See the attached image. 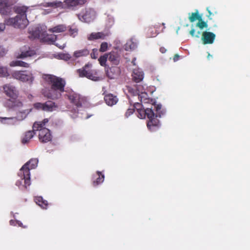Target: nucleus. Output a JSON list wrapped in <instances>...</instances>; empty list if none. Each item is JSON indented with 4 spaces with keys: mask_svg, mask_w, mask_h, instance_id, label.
<instances>
[{
    "mask_svg": "<svg viewBox=\"0 0 250 250\" xmlns=\"http://www.w3.org/2000/svg\"><path fill=\"white\" fill-rule=\"evenodd\" d=\"M138 117L141 119H144L146 117L148 119L147 123L148 128L151 131L157 130L160 126L159 120L158 117L161 118L165 114V111L162 109V105H152L150 108L141 109L137 111Z\"/></svg>",
    "mask_w": 250,
    "mask_h": 250,
    "instance_id": "f257e3e1",
    "label": "nucleus"
},
{
    "mask_svg": "<svg viewBox=\"0 0 250 250\" xmlns=\"http://www.w3.org/2000/svg\"><path fill=\"white\" fill-rule=\"evenodd\" d=\"M44 79L50 86V89L44 93L45 97L53 100L60 99L64 92L65 79L51 74L44 75Z\"/></svg>",
    "mask_w": 250,
    "mask_h": 250,
    "instance_id": "f03ea898",
    "label": "nucleus"
},
{
    "mask_svg": "<svg viewBox=\"0 0 250 250\" xmlns=\"http://www.w3.org/2000/svg\"><path fill=\"white\" fill-rule=\"evenodd\" d=\"M38 163V160L37 159H31L25 164L20 169L21 172H22V176L24 180V185L26 188L30 185V170L35 168Z\"/></svg>",
    "mask_w": 250,
    "mask_h": 250,
    "instance_id": "7ed1b4c3",
    "label": "nucleus"
},
{
    "mask_svg": "<svg viewBox=\"0 0 250 250\" xmlns=\"http://www.w3.org/2000/svg\"><path fill=\"white\" fill-rule=\"evenodd\" d=\"M6 25L13 26L15 28H24L28 23V21L26 16L20 17L17 15L15 18H8L5 20Z\"/></svg>",
    "mask_w": 250,
    "mask_h": 250,
    "instance_id": "20e7f679",
    "label": "nucleus"
},
{
    "mask_svg": "<svg viewBox=\"0 0 250 250\" xmlns=\"http://www.w3.org/2000/svg\"><path fill=\"white\" fill-rule=\"evenodd\" d=\"M91 65L85 64L81 69L77 70V73L80 77H86L88 79L94 81H99L102 79L98 76V72L95 70H86L87 68Z\"/></svg>",
    "mask_w": 250,
    "mask_h": 250,
    "instance_id": "39448f33",
    "label": "nucleus"
},
{
    "mask_svg": "<svg viewBox=\"0 0 250 250\" xmlns=\"http://www.w3.org/2000/svg\"><path fill=\"white\" fill-rule=\"evenodd\" d=\"M33 106L37 110H42L48 112L55 111L59 107L58 104L52 101H47L43 103H36L34 104Z\"/></svg>",
    "mask_w": 250,
    "mask_h": 250,
    "instance_id": "423d86ee",
    "label": "nucleus"
},
{
    "mask_svg": "<svg viewBox=\"0 0 250 250\" xmlns=\"http://www.w3.org/2000/svg\"><path fill=\"white\" fill-rule=\"evenodd\" d=\"M71 103L77 107H81L86 102V99L78 93L71 91L66 94Z\"/></svg>",
    "mask_w": 250,
    "mask_h": 250,
    "instance_id": "0eeeda50",
    "label": "nucleus"
},
{
    "mask_svg": "<svg viewBox=\"0 0 250 250\" xmlns=\"http://www.w3.org/2000/svg\"><path fill=\"white\" fill-rule=\"evenodd\" d=\"M128 92L133 96L138 95V99L142 103H148L149 99L147 98L148 95L146 92H143V87L141 85H138L136 89H134L130 86H127Z\"/></svg>",
    "mask_w": 250,
    "mask_h": 250,
    "instance_id": "6e6552de",
    "label": "nucleus"
},
{
    "mask_svg": "<svg viewBox=\"0 0 250 250\" xmlns=\"http://www.w3.org/2000/svg\"><path fill=\"white\" fill-rule=\"evenodd\" d=\"M3 92L8 97L13 100L17 99L19 96V91L11 83H7L2 86Z\"/></svg>",
    "mask_w": 250,
    "mask_h": 250,
    "instance_id": "1a4fd4ad",
    "label": "nucleus"
},
{
    "mask_svg": "<svg viewBox=\"0 0 250 250\" xmlns=\"http://www.w3.org/2000/svg\"><path fill=\"white\" fill-rule=\"evenodd\" d=\"M39 131V139L41 143H45L52 140L50 131L47 128H40Z\"/></svg>",
    "mask_w": 250,
    "mask_h": 250,
    "instance_id": "9d476101",
    "label": "nucleus"
},
{
    "mask_svg": "<svg viewBox=\"0 0 250 250\" xmlns=\"http://www.w3.org/2000/svg\"><path fill=\"white\" fill-rule=\"evenodd\" d=\"M216 38L214 33L205 31L202 33L201 40L204 44H212L214 42Z\"/></svg>",
    "mask_w": 250,
    "mask_h": 250,
    "instance_id": "9b49d317",
    "label": "nucleus"
},
{
    "mask_svg": "<svg viewBox=\"0 0 250 250\" xmlns=\"http://www.w3.org/2000/svg\"><path fill=\"white\" fill-rule=\"evenodd\" d=\"M12 12V7L7 0H0V13L3 15H8Z\"/></svg>",
    "mask_w": 250,
    "mask_h": 250,
    "instance_id": "f8f14e48",
    "label": "nucleus"
},
{
    "mask_svg": "<svg viewBox=\"0 0 250 250\" xmlns=\"http://www.w3.org/2000/svg\"><path fill=\"white\" fill-rule=\"evenodd\" d=\"M12 77L22 82H27L30 79V76L24 71H16L12 73Z\"/></svg>",
    "mask_w": 250,
    "mask_h": 250,
    "instance_id": "ddd939ff",
    "label": "nucleus"
},
{
    "mask_svg": "<svg viewBox=\"0 0 250 250\" xmlns=\"http://www.w3.org/2000/svg\"><path fill=\"white\" fill-rule=\"evenodd\" d=\"M131 76L133 81L135 83H139L143 80L144 73L143 71L139 68L134 69L133 70Z\"/></svg>",
    "mask_w": 250,
    "mask_h": 250,
    "instance_id": "4468645a",
    "label": "nucleus"
},
{
    "mask_svg": "<svg viewBox=\"0 0 250 250\" xmlns=\"http://www.w3.org/2000/svg\"><path fill=\"white\" fill-rule=\"evenodd\" d=\"M25 49L23 48L21 49V53L19 55L17 56V58L23 59L28 57H32L36 55V51L30 49V47H28V49L26 50V47L25 46Z\"/></svg>",
    "mask_w": 250,
    "mask_h": 250,
    "instance_id": "2eb2a0df",
    "label": "nucleus"
},
{
    "mask_svg": "<svg viewBox=\"0 0 250 250\" xmlns=\"http://www.w3.org/2000/svg\"><path fill=\"white\" fill-rule=\"evenodd\" d=\"M119 69L118 67L112 66L108 68L106 70L107 77L110 79H115L119 76Z\"/></svg>",
    "mask_w": 250,
    "mask_h": 250,
    "instance_id": "dca6fc26",
    "label": "nucleus"
},
{
    "mask_svg": "<svg viewBox=\"0 0 250 250\" xmlns=\"http://www.w3.org/2000/svg\"><path fill=\"white\" fill-rule=\"evenodd\" d=\"M108 55V60L114 65H118L120 62V56L117 51H111Z\"/></svg>",
    "mask_w": 250,
    "mask_h": 250,
    "instance_id": "f3484780",
    "label": "nucleus"
},
{
    "mask_svg": "<svg viewBox=\"0 0 250 250\" xmlns=\"http://www.w3.org/2000/svg\"><path fill=\"white\" fill-rule=\"evenodd\" d=\"M31 110L25 109L22 111H19L17 113V116L15 117L12 118H5V119L8 120H14L18 121H22L25 119L27 115L30 113Z\"/></svg>",
    "mask_w": 250,
    "mask_h": 250,
    "instance_id": "a211bd4d",
    "label": "nucleus"
},
{
    "mask_svg": "<svg viewBox=\"0 0 250 250\" xmlns=\"http://www.w3.org/2000/svg\"><path fill=\"white\" fill-rule=\"evenodd\" d=\"M29 38L32 39H34L36 38H41L42 39L43 36L45 35L43 34V32L41 29V28L39 27H36L34 29L30 31V32Z\"/></svg>",
    "mask_w": 250,
    "mask_h": 250,
    "instance_id": "6ab92c4d",
    "label": "nucleus"
},
{
    "mask_svg": "<svg viewBox=\"0 0 250 250\" xmlns=\"http://www.w3.org/2000/svg\"><path fill=\"white\" fill-rule=\"evenodd\" d=\"M104 100L105 103L109 106H112L115 104L118 101V99L117 96H114L112 94H107L105 95Z\"/></svg>",
    "mask_w": 250,
    "mask_h": 250,
    "instance_id": "aec40b11",
    "label": "nucleus"
},
{
    "mask_svg": "<svg viewBox=\"0 0 250 250\" xmlns=\"http://www.w3.org/2000/svg\"><path fill=\"white\" fill-rule=\"evenodd\" d=\"M157 28H158V25L152 26L146 28V32L147 37L152 38L156 37L159 33Z\"/></svg>",
    "mask_w": 250,
    "mask_h": 250,
    "instance_id": "412c9836",
    "label": "nucleus"
},
{
    "mask_svg": "<svg viewBox=\"0 0 250 250\" xmlns=\"http://www.w3.org/2000/svg\"><path fill=\"white\" fill-rule=\"evenodd\" d=\"M28 7L25 6H15L14 7V12L19 15L20 17H22L23 16H26V12Z\"/></svg>",
    "mask_w": 250,
    "mask_h": 250,
    "instance_id": "4be33fe9",
    "label": "nucleus"
},
{
    "mask_svg": "<svg viewBox=\"0 0 250 250\" xmlns=\"http://www.w3.org/2000/svg\"><path fill=\"white\" fill-rule=\"evenodd\" d=\"M33 129V130H29L25 132L23 138L21 140V142L23 144H25L28 143L31 139L35 135V131Z\"/></svg>",
    "mask_w": 250,
    "mask_h": 250,
    "instance_id": "5701e85b",
    "label": "nucleus"
},
{
    "mask_svg": "<svg viewBox=\"0 0 250 250\" xmlns=\"http://www.w3.org/2000/svg\"><path fill=\"white\" fill-rule=\"evenodd\" d=\"M106 35L103 32L92 33L88 37V40L92 41L97 39H104Z\"/></svg>",
    "mask_w": 250,
    "mask_h": 250,
    "instance_id": "b1692460",
    "label": "nucleus"
},
{
    "mask_svg": "<svg viewBox=\"0 0 250 250\" xmlns=\"http://www.w3.org/2000/svg\"><path fill=\"white\" fill-rule=\"evenodd\" d=\"M48 119L45 118L41 122H36L34 123L33 125V129L34 130H38L40 128H45L44 126L48 122Z\"/></svg>",
    "mask_w": 250,
    "mask_h": 250,
    "instance_id": "393cba45",
    "label": "nucleus"
},
{
    "mask_svg": "<svg viewBox=\"0 0 250 250\" xmlns=\"http://www.w3.org/2000/svg\"><path fill=\"white\" fill-rule=\"evenodd\" d=\"M64 2L67 6L73 7L83 4L85 0H65Z\"/></svg>",
    "mask_w": 250,
    "mask_h": 250,
    "instance_id": "a878e982",
    "label": "nucleus"
},
{
    "mask_svg": "<svg viewBox=\"0 0 250 250\" xmlns=\"http://www.w3.org/2000/svg\"><path fill=\"white\" fill-rule=\"evenodd\" d=\"M35 201L37 204L43 209H46L48 206V202L44 200L41 196L36 197L35 198Z\"/></svg>",
    "mask_w": 250,
    "mask_h": 250,
    "instance_id": "bb28decb",
    "label": "nucleus"
},
{
    "mask_svg": "<svg viewBox=\"0 0 250 250\" xmlns=\"http://www.w3.org/2000/svg\"><path fill=\"white\" fill-rule=\"evenodd\" d=\"M67 28L65 25L63 24H59L53 28L49 29V31L51 32L61 33L66 30Z\"/></svg>",
    "mask_w": 250,
    "mask_h": 250,
    "instance_id": "cd10ccee",
    "label": "nucleus"
},
{
    "mask_svg": "<svg viewBox=\"0 0 250 250\" xmlns=\"http://www.w3.org/2000/svg\"><path fill=\"white\" fill-rule=\"evenodd\" d=\"M89 54V51L87 49H83L82 50H79L76 51L74 52L73 56L76 58H78L80 57H85L87 56Z\"/></svg>",
    "mask_w": 250,
    "mask_h": 250,
    "instance_id": "c85d7f7f",
    "label": "nucleus"
},
{
    "mask_svg": "<svg viewBox=\"0 0 250 250\" xmlns=\"http://www.w3.org/2000/svg\"><path fill=\"white\" fill-rule=\"evenodd\" d=\"M42 40L49 44H54L57 40V36L53 34L46 35Z\"/></svg>",
    "mask_w": 250,
    "mask_h": 250,
    "instance_id": "c756f323",
    "label": "nucleus"
},
{
    "mask_svg": "<svg viewBox=\"0 0 250 250\" xmlns=\"http://www.w3.org/2000/svg\"><path fill=\"white\" fill-rule=\"evenodd\" d=\"M97 174L98 177L96 178L95 180H94L93 182V185L94 187H96L99 184L102 183L104 179V174L102 173L100 171H97Z\"/></svg>",
    "mask_w": 250,
    "mask_h": 250,
    "instance_id": "7c9ffc66",
    "label": "nucleus"
},
{
    "mask_svg": "<svg viewBox=\"0 0 250 250\" xmlns=\"http://www.w3.org/2000/svg\"><path fill=\"white\" fill-rule=\"evenodd\" d=\"M202 17V15L199 14L198 10H196L195 12L191 14V15L189 17L188 19L190 22H193L197 20H199Z\"/></svg>",
    "mask_w": 250,
    "mask_h": 250,
    "instance_id": "2f4dec72",
    "label": "nucleus"
},
{
    "mask_svg": "<svg viewBox=\"0 0 250 250\" xmlns=\"http://www.w3.org/2000/svg\"><path fill=\"white\" fill-rule=\"evenodd\" d=\"M198 21V22L196 24V27H199L201 30L208 27V25L207 22L202 20V17Z\"/></svg>",
    "mask_w": 250,
    "mask_h": 250,
    "instance_id": "473e14b6",
    "label": "nucleus"
},
{
    "mask_svg": "<svg viewBox=\"0 0 250 250\" xmlns=\"http://www.w3.org/2000/svg\"><path fill=\"white\" fill-rule=\"evenodd\" d=\"M108 59V55L105 54L103 56H101L98 59L99 63L101 66H105L106 65V62Z\"/></svg>",
    "mask_w": 250,
    "mask_h": 250,
    "instance_id": "72a5a7b5",
    "label": "nucleus"
},
{
    "mask_svg": "<svg viewBox=\"0 0 250 250\" xmlns=\"http://www.w3.org/2000/svg\"><path fill=\"white\" fill-rule=\"evenodd\" d=\"M12 63H14V64H11L12 66H20L24 67H28L29 66L28 63L21 61H16L13 62Z\"/></svg>",
    "mask_w": 250,
    "mask_h": 250,
    "instance_id": "f704fd0d",
    "label": "nucleus"
},
{
    "mask_svg": "<svg viewBox=\"0 0 250 250\" xmlns=\"http://www.w3.org/2000/svg\"><path fill=\"white\" fill-rule=\"evenodd\" d=\"M9 75L7 68L5 67L0 66V77H6Z\"/></svg>",
    "mask_w": 250,
    "mask_h": 250,
    "instance_id": "c9c22d12",
    "label": "nucleus"
},
{
    "mask_svg": "<svg viewBox=\"0 0 250 250\" xmlns=\"http://www.w3.org/2000/svg\"><path fill=\"white\" fill-rule=\"evenodd\" d=\"M12 102V105L11 106V107L13 108H20L22 106L23 104L19 100H14Z\"/></svg>",
    "mask_w": 250,
    "mask_h": 250,
    "instance_id": "e433bc0d",
    "label": "nucleus"
},
{
    "mask_svg": "<svg viewBox=\"0 0 250 250\" xmlns=\"http://www.w3.org/2000/svg\"><path fill=\"white\" fill-rule=\"evenodd\" d=\"M48 6L53 7H59L62 5V3L61 1H53L51 2H48L47 3Z\"/></svg>",
    "mask_w": 250,
    "mask_h": 250,
    "instance_id": "4c0bfd02",
    "label": "nucleus"
},
{
    "mask_svg": "<svg viewBox=\"0 0 250 250\" xmlns=\"http://www.w3.org/2000/svg\"><path fill=\"white\" fill-rule=\"evenodd\" d=\"M108 48V44L106 42H103L101 43L99 51L101 52H104L107 51Z\"/></svg>",
    "mask_w": 250,
    "mask_h": 250,
    "instance_id": "58836bf2",
    "label": "nucleus"
},
{
    "mask_svg": "<svg viewBox=\"0 0 250 250\" xmlns=\"http://www.w3.org/2000/svg\"><path fill=\"white\" fill-rule=\"evenodd\" d=\"M189 34L191 35V36L192 37H195V38H199L200 37V35L201 34V32L200 31H198L195 34V30L194 29H192L189 31Z\"/></svg>",
    "mask_w": 250,
    "mask_h": 250,
    "instance_id": "ea45409f",
    "label": "nucleus"
},
{
    "mask_svg": "<svg viewBox=\"0 0 250 250\" xmlns=\"http://www.w3.org/2000/svg\"><path fill=\"white\" fill-rule=\"evenodd\" d=\"M91 57L93 59H96L98 56V50L96 48L92 49V52L90 54Z\"/></svg>",
    "mask_w": 250,
    "mask_h": 250,
    "instance_id": "a19ab883",
    "label": "nucleus"
},
{
    "mask_svg": "<svg viewBox=\"0 0 250 250\" xmlns=\"http://www.w3.org/2000/svg\"><path fill=\"white\" fill-rule=\"evenodd\" d=\"M69 34L73 37H75L78 33V29L77 28H70L69 30Z\"/></svg>",
    "mask_w": 250,
    "mask_h": 250,
    "instance_id": "79ce46f5",
    "label": "nucleus"
},
{
    "mask_svg": "<svg viewBox=\"0 0 250 250\" xmlns=\"http://www.w3.org/2000/svg\"><path fill=\"white\" fill-rule=\"evenodd\" d=\"M61 58L62 59L64 60L65 61H67L71 58V56L68 54H61Z\"/></svg>",
    "mask_w": 250,
    "mask_h": 250,
    "instance_id": "37998d69",
    "label": "nucleus"
},
{
    "mask_svg": "<svg viewBox=\"0 0 250 250\" xmlns=\"http://www.w3.org/2000/svg\"><path fill=\"white\" fill-rule=\"evenodd\" d=\"M134 111V108H128L126 113H125V116L126 117H129L130 115H131V114H132L133 113Z\"/></svg>",
    "mask_w": 250,
    "mask_h": 250,
    "instance_id": "c03bdc74",
    "label": "nucleus"
},
{
    "mask_svg": "<svg viewBox=\"0 0 250 250\" xmlns=\"http://www.w3.org/2000/svg\"><path fill=\"white\" fill-rule=\"evenodd\" d=\"M142 107V104L139 103H136L134 104V108H136L137 111H139V110H141Z\"/></svg>",
    "mask_w": 250,
    "mask_h": 250,
    "instance_id": "a18cd8bd",
    "label": "nucleus"
},
{
    "mask_svg": "<svg viewBox=\"0 0 250 250\" xmlns=\"http://www.w3.org/2000/svg\"><path fill=\"white\" fill-rule=\"evenodd\" d=\"M6 51L5 49L2 46H0V57H2L5 55Z\"/></svg>",
    "mask_w": 250,
    "mask_h": 250,
    "instance_id": "49530a36",
    "label": "nucleus"
},
{
    "mask_svg": "<svg viewBox=\"0 0 250 250\" xmlns=\"http://www.w3.org/2000/svg\"><path fill=\"white\" fill-rule=\"evenodd\" d=\"M127 45L129 46L130 49H133L135 47V44L131 42L127 43Z\"/></svg>",
    "mask_w": 250,
    "mask_h": 250,
    "instance_id": "de8ad7c7",
    "label": "nucleus"
},
{
    "mask_svg": "<svg viewBox=\"0 0 250 250\" xmlns=\"http://www.w3.org/2000/svg\"><path fill=\"white\" fill-rule=\"evenodd\" d=\"M180 56L178 54H175L173 58V60L174 62H176L180 59Z\"/></svg>",
    "mask_w": 250,
    "mask_h": 250,
    "instance_id": "09e8293b",
    "label": "nucleus"
},
{
    "mask_svg": "<svg viewBox=\"0 0 250 250\" xmlns=\"http://www.w3.org/2000/svg\"><path fill=\"white\" fill-rule=\"evenodd\" d=\"M5 23L4 22V23H0V31H3L5 29Z\"/></svg>",
    "mask_w": 250,
    "mask_h": 250,
    "instance_id": "8fccbe9b",
    "label": "nucleus"
},
{
    "mask_svg": "<svg viewBox=\"0 0 250 250\" xmlns=\"http://www.w3.org/2000/svg\"><path fill=\"white\" fill-rule=\"evenodd\" d=\"M10 225L11 226H16L17 223V220H11L9 222Z\"/></svg>",
    "mask_w": 250,
    "mask_h": 250,
    "instance_id": "3c124183",
    "label": "nucleus"
},
{
    "mask_svg": "<svg viewBox=\"0 0 250 250\" xmlns=\"http://www.w3.org/2000/svg\"><path fill=\"white\" fill-rule=\"evenodd\" d=\"M56 46H58L59 48H61V49H62L64 47L65 45H64V44H63L62 45H60V44L58 43H54V44Z\"/></svg>",
    "mask_w": 250,
    "mask_h": 250,
    "instance_id": "603ef678",
    "label": "nucleus"
},
{
    "mask_svg": "<svg viewBox=\"0 0 250 250\" xmlns=\"http://www.w3.org/2000/svg\"><path fill=\"white\" fill-rule=\"evenodd\" d=\"M17 225H18L20 227H21L23 228H26V226H24L22 224V223L20 222V221H18V220H17Z\"/></svg>",
    "mask_w": 250,
    "mask_h": 250,
    "instance_id": "864d4df0",
    "label": "nucleus"
},
{
    "mask_svg": "<svg viewBox=\"0 0 250 250\" xmlns=\"http://www.w3.org/2000/svg\"><path fill=\"white\" fill-rule=\"evenodd\" d=\"M160 51L163 54L166 52L167 49L165 47L162 46L160 48Z\"/></svg>",
    "mask_w": 250,
    "mask_h": 250,
    "instance_id": "5fc2aeb1",
    "label": "nucleus"
},
{
    "mask_svg": "<svg viewBox=\"0 0 250 250\" xmlns=\"http://www.w3.org/2000/svg\"><path fill=\"white\" fill-rule=\"evenodd\" d=\"M83 19L84 20H86L89 17H88V12L87 11L83 15Z\"/></svg>",
    "mask_w": 250,
    "mask_h": 250,
    "instance_id": "6e6d98bb",
    "label": "nucleus"
},
{
    "mask_svg": "<svg viewBox=\"0 0 250 250\" xmlns=\"http://www.w3.org/2000/svg\"><path fill=\"white\" fill-rule=\"evenodd\" d=\"M210 57H211V58H212V55H211L209 53H208V60H209Z\"/></svg>",
    "mask_w": 250,
    "mask_h": 250,
    "instance_id": "4d7b16f0",
    "label": "nucleus"
},
{
    "mask_svg": "<svg viewBox=\"0 0 250 250\" xmlns=\"http://www.w3.org/2000/svg\"><path fill=\"white\" fill-rule=\"evenodd\" d=\"M4 118H0V121H1L2 120H5Z\"/></svg>",
    "mask_w": 250,
    "mask_h": 250,
    "instance_id": "13d9d810",
    "label": "nucleus"
},
{
    "mask_svg": "<svg viewBox=\"0 0 250 250\" xmlns=\"http://www.w3.org/2000/svg\"><path fill=\"white\" fill-rule=\"evenodd\" d=\"M132 62H135V61H132ZM134 64H135L134 63H133Z\"/></svg>",
    "mask_w": 250,
    "mask_h": 250,
    "instance_id": "bf43d9fd",
    "label": "nucleus"
},
{
    "mask_svg": "<svg viewBox=\"0 0 250 250\" xmlns=\"http://www.w3.org/2000/svg\"><path fill=\"white\" fill-rule=\"evenodd\" d=\"M132 62H135V61H132ZM134 64H135L134 63H133Z\"/></svg>",
    "mask_w": 250,
    "mask_h": 250,
    "instance_id": "052dcab7",
    "label": "nucleus"
}]
</instances>
